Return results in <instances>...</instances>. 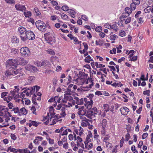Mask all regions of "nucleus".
<instances>
[{
	"mask_svg": "<svg viewBox=\"0 0 153 153\" xmlns=\"http://www.w3.org/2000/svg\"><path fill=\"white\" fill-rule=\"evenodd\" d=\"M21 68L16 69L15 68L10 67L6 71L5 73V75L7 76H9L11 75L14 76L17 74H19L14 77L16 79H18L21 76H22V74H20V73L21 72Z\"/></svg>",
	"mask_w": 153,
	"mask_h": 153,
	"instance_id": "f257e3e1",
	"label": "nucleus"
},
{
	"mask_svg": "<svg viewBox=\"0 0 153 153\" xmlns=\"http://www.w3.org/2000/svg\"><path fill=\"white\" fill-rule=\"evenodd\" d=\"M35 24L37 27L40 31L43 32L46 30V25L43 21L38 20L36 22Z\"/></svg>",
	"mask_w": 153,
	"mask_h": 153,
	"instance_id": "f03ea898",
	"label": "nucleus"
},
{
	"mask_svg": "<svg viewBox=\"0 0 153 153\" xmlns=\"http://www.w3.org/2000/svg\"><path fill=\"white\" fill-rule=\"evenodd\" d=\"M33 93V89L32 87H29L27 88L24 90L23 92L21 93V95L23 97L25 98V96L28 97L29 95H31Z\"/></svg>",
	"mask_w": 153,
	"mask_h": 153,
	"instance_id": "7ed1b4c3",
	"label": "nucleus"
},
{
	"mask_svg": "<svg viewBox=\"0 0 153 153\" xmlns=\"http://www.w3.org/2000/svg\"><path fill=\"white\" fill-rule=\"evenodd\" d=\"M1 96V98L3 99L4 101L7 102V103H9L10 101L12 100L10 93L8 94L7 92L4 91L2 92Z\"/></svg>",
	"mask_w": 153,
	"mask_h": 153,
	"instance_id": "20e7f679",
	"label": "nucleus"
},
{
	"mask_svg": "<svg viewBox=\"0 0 153 153\" xmlns=\"http://www.w3.org/2000/svg\"><path fill=\"white\" fill-rule=\"evenodd\" d=\"M88 74L85 73L82 70V71H79V73L77 74L78 78L75 79V81L77 82H79V80H83V81L87 78Z\"/></svg>",
	"mask_w": 153,
	"mask_h": 153,
	"instance_id": "39448f33",
	"label": "nucleus"
},
{
	"mask_svg": "<svg viewBox=\"0 0 153 153\" xmlns=\"http://www.w3.org/2000/svg\"><path fill=\"white\" fill-rule=\"evenodd\" d=\"M20 52L23 56H27L30 54V52L29 48L26 47L22 48L20 50Z\"/></svg>",
	"mask_w": 153,
	"mask_h": 153,
	"instance_id": "423d86ee",
	"label": "nucleus"
},
{
	"mask_svg": "<svg viewBox=\"0 0 153 153\" xmlns=\"http://www.w3.org/2000/svg\"><path fill=\"white\" fill-rule=\"evenodd\" d=\"M8 108H5L4 106H0V113H1V115L3 116H9L10 117L12 116L8 112Z\"/></svg>",
	"mask_w": 153,
	"mask_h": 153,
	"instance_id": "0eeeda50",
	"label": "nucleus"
},
{
	"mask_svg": "<svg viewBox=\"0 0 153 153\" xmlns=\"http://www.w3.org/2000/svg\"><path fill=\"white\" fill-rule=\"evenodd\" d=\"M13 61L16 63L17 65H26L27 62L23 58L18 57L17 59H14Z\"/></svg>",
	"mask_w": 153,
	"mask_h": 153,
	"instance_id": "6e6552de",
	"label": "nucleus"
},
{
	"mask_svg": "<svg viewBox=\"0 0 153 153\" xmlns=\"http://www.w3.org/2000/svg\"><path fill=\"white\" fill-rule=\"evenodd\" d=\"M21 38H35V35L34 33L31 30H28L26 32V34L24 36H21Z\"/></svg>",
	"mask_w": 153,
	"mask_h": 153,
	"instance_id": "1a4fd4ad",
	"label": "nucleus"
},
{
	"mask_svg": "<svg viewBox=\"0 0 153 153\" xmlns=\"http://www.w3.org/2000/svg\"><path fill=\"white\" fill-rule=\"evenodd\" d=\"M84 100L85 102V107L88 110H91L93 103V101L89 100L87 98H85Z\"/></svg>",
	"mask_w": 153,
	"mask_h": 153,
	"instance_id": "9d476101",
	"label": "nucleus"
},
{
	"mask_svg": "<svg viewBox=\"0 0 153 153\" xmlns=\"http://www.w3.org/2000/svg\"><path fill=\"white\" fill-rule=\"evenodd\" d=\"M74 102H72L73 105H74V102L77 104L78 105H82L84 103V100L83 98L79 99L77 97H76L74 98V100H73Z\"/></svg>",
	"mask_w": 153,
	"mask_h": 153,
	"instance_id": "9b49d317",
	"label": "nucleus"
},
{
	"mask_svg": "<svg viewBox=\"0 0 153 153\" xmlns=\"http://www.w3.org/2000/svg\"><path fill=\"white\" fill-rule=\"evenodd\" d=\"M73 100V98L70 95L67 94H65L63 99L62 100V103H67L68 101H71Z\"/></svg>",
	"mask_w": 153,
	"mask_h": 153,
	"instance_id": "f8f14e48",
	"label": "nucleus"
},
{
	"mask_svg": "<svg viewBox=\"0 0 153 153\" xmlns=\"http://www.w3.org/2000/svg\"><path fill=\"white\" fill-rule=\"evenodd\" d=\"M61 118V117L59 114H57L53 116L52 123L51 125H53L55 124L57 122L59 121H61L62 120H59V119Z\"/></svg>",
	"mask_w": 153,
	"mask_h": 153,
	"instance_id": "ddd939ff",
	"label": "nucleus"
},
{
	"mask_svg": "<svg viewBox=\"0 0 153 153\" xmlns=\"http://www.w3.org/2000/svg\"><path fill=\"white\" fill-rule=\"evenodd\" d=\"M92 110L93 111V116L94 117H97L100 116L101 114L100 110H98L96 107L92 108Z\"/></svg>",
	"mask_w": 153,
	"mask_h": 153,
	"instance_id": "4468645a",
	"label": "nucleus"
},
{
	"mask_svg": "<svg viewBox=\"0 0 153 153\" xmlns=\"http://www.w3.org/2000/svg\"><path fill=\"white\" fill-rule=\"evenodd\" d=\"M78 111L77 113L79 116L84 115L86 113V110L84 108V106H82L80 108H79Z\"/></svg>",
	"mask_w": 153,
	"mask_h": 153,
	"instance_id": "2eb2a0df",
	"label": "nucleus"
},
{
	"mask_svg": "<svg viewBox=\"0 0 153 153\" xmlns=\"http://www.w3.org/2000/svg\"><path fill=\"white\" fill-rule=\"evenodd\" d=\"M120 111L122 115H126L129 111V109L126 107H122L120 109Z\"/></svg>",
	"mask_w": 153,
	"mask_h": 153,
	"instance_id": "dca6fc26",
	"label": "nucleus"
},
{
	"mask_svg": "<svg viewBox=\"0 0 153 153\" xmlns=\"http://www.w3.org/2000/svg\"><path fill=\"white\" fill-rule=\"evenodd\" d=\"M15 7L17 10L21 11H22L23 10L25 11L26 10V8L25 6L22 4H16L15 5Z\"/></svg>",
	"mask_w": 153,
	"mask_h": 153,
	"instance_id": "f3484780",
	"label": "nucleus"
},
{
	"mask_svg": "<svg viewBox=\"0 0 153 153\" xmlns=\"http://www.w3.org/2000/svg\"><path fill=\"white\" fill-rule=\"evenodd\" d=\"M14 59H9L7 61V63L11 66L10 67H13V68H16L17 67V64L13 61Z\"/></svg>",
	"mask_w": 153,
	"mask_h": 153,
	"instance_id": "a211bd4d",
	"label": "nucleus"
},
{
	"mask_svg": "<svg viewBox=\"0 0 153 153\" xmlns=\"http://www.w3.org/2000/svg\"><path fill=\"white\" fill-rule=\"evenodd\" d=\"M108 67L110 69V71H112V73L113 74L114 76L116 79H118L119 77L118 75L117 74H115L114 72L116 71V69L114 66H108Z\"/></svg>",
	"mask_w": 153,
	"mask_h": 153,
	"instance_id": "6ab92c4d",
	"label": "nucleus"
},
{
	"mask_svg": "<svg viewBox=\"0 0 153 153\" xmlns=\"http://www.w3.org/2000/svg\"><path fill=\"white\" fill-rule=\"evenodd\" d=\"M43 138L41 136H37L35 137V138L33 140V143L36 145H39V142L43 140Z\"/></svg>",
	"mask_w": 153,
	"mask_h": 153,
	"instance_id": "aec40b11",
	"label": "nucleus"
},
{
	"mask_svg": "<svg viewBox=\"0 0 153 153\" xmlns=\"http://www.w3.org/2000/svg\"><path fill=\"white\" fill-rule=\"evenodd\" d=\"M18 30L19 33L22 35H25L26 34V32H27L26 28L23 27H19L18 28Z\"/></svg>",
	"mask_w": 153,
	"mask_h": 153,
	"instance_id": "412c9836",
	"label": "nucleus"
},
{
	"mask_svg": "<svg viewBox=\"0 0 153 153\" xmlns=\"http://www.w3.org/2000/svg\"><path fill=\"white\" fill-rule=\"evenodd\" d=\"M86 114L85 116L87 117L90 119L92 118L93 114V111L92 110V108L91 110H88L87 113Z\"/></svg>",
	"mask_w": 153,
	"mask_h": 153,
	"instance_id": "4be33fe9",
	"label": "nucleus"
},
{
	"mask_svg": "<svg viewBox=\"0 0 153 153\" xmlns=\"http://www.w3.org/2000/svg\"><path fill=\"white\" fill-rule=\"evenodd\" d=\"M27 113V111L24 107H23L19 110V116H21L22 115H26Z\"/></svg>",
	"mask_w": 153,
	"mask_h": 153,
	"instance_id": "5701e85b",
	"label": "nucleus"
},
{
	"mask_svg": "<svg viewBox=\"0 0 153 153\" xmlns=\"http://www.w3.org/2000/svg\"><path fill=\"white\" fill-rule=\"evenodd\" d=\"M10 93L12 100L13 97H14L15 99H16L19 98V95L17 92L14 93L13 91H10Z\"/></svg>",
	"mask_w": 153,
	"mask_h": 153,
	"instance_id": "b1692460",
	"label": "nucleus"
},
{
	"mask_svg": "<svg viewBox=\"0 0 153 153\" xmlns=\"http://www.w3.org/2000/svg\"><path fill=\"white\" fill-rule=\"evenodd\" d=\"M36 95L34 94L33 96L32 97V101L33 103L35 105L36 108H39V107L38 105V104L36 102Z\"/></svg>",
	"mask_w": 153,
	"mask_h": 153,
	"instance_id": "393cba45",
	"label": "nucleus"
},
{
	"mask_svg": "<svg viewBox=\"0 0 153 153\" xmlns=\"http://www.w3.org/2000/svg\"><path fill=\"white\" fill-rule=\"evenodd\" d=\"M100 131L101 135L103 136H105L106 132L105 128L100 127Z\"/></svg>",
	"mask_w": 153,
	"mask_h": 153,
	"instance_id": "a878e982",
	"label": "nucleus"
},
{
	"mask_svg": "<svg viewBox=\"0 0 153 153\" xmlns=\"http://www.w3.org/2000/svg\"><path fill=\"white\" fill-rule=\"evenodd\" d=\"M49 113H50L51 115L50 121H51L52 120V118L53 117V116L55 114V113L54 112V109L53 107H51L49 109Z\"/></svg>",
	"mask_w": 153,
	"mask_h": 153,
	"instance_id": "bb28decb",
	"label": "nucleus"
},
{
	"mask_svg": "<svg viewBox=\"0 0 153 153\" xmlns=\"http://www.w3.org/2000/svg\"><path fill=\"white\" fill-rule=\"evenodd\" d=\"M111 85L113 87H121L123 86V85L121 82H114L111 84Z\"/></svg>",
	"mask_w": 153,
	"mask_h": 153,
	"instance_id": "cd10ccee",
	"label": "nucleus"
},
{
	"mask_svg": "<svg viewBox=\"0 0 153 153\" xmlns=\"http://www.w3.org/2000/svg\"><path fill=\"white\" fill-rule=\"evenodd\" d=\"M46 42L51 45H53L55 43V39H45Z\"/></svg>",
	"mask_w": 153,
	"mask_h": 153,
	"instance_id": "c85d7f7f",
	"label": "nucleus"
},
{
	"mask_svg": "<svg viewBox=\"0 0 153 153\" xmlns=\"http://www.w3.org/2000/svg\"><path fill=\"white\" fill-rule=\"evenodd\" d=\"M68 13L70 14L71 16L72 17L74 18L75 17V14L76 13V12L74 10L69 9L68 11Z\"/></svg>",
	"mask_w": 153,
	"mask_h": 153,
	"instance_id": "c756f323",
	"label": "nucleus"
},
{
	"mask_svg": "<svg viewBox=\"0 0 153 153\" xmlns=\"http://www.w3.org/2000/svg\"><path fill=\"white\" fill-rule=\"evenodd\" d=\"M65 107H62L61 108V112L60 113V114L61 116V117H64L66 115L65 113Z\"/></svg>",
	"mask_w": 153,
	"mask_h": 153,
	"instance_id": "7c9ffc66",
	"label": "nucleus"
},
{
	"mask_svg": "<svg viewBox=\"0 0 153 153\" xmlns=\"http://www.w3.org/2000/svg\"><path fill=\"white\" fill-rule=\"evenodd\" d=\"M107 124V120L105 119H103L101 123L100 127H106V126Z\"/></svg>",
	"mask_w": 153,
	"mask_h": 153,
	"instance_id": "2f4dec72",
	"label": "nucleus"
},
{
	"mask_svg": "<svg viewBox=\"0 0 153 153\" xmlns=\"http://www.w3.org/2000/svg\"><path fill=\"white\" fill-rule=\"evenodd\" d=\"M104 42L102 39H99L98 40L96 41V44L97 45H102L104 43Z\"/></svg>",
	"mask_w": 153,
	"mask_h": 153,
	"instance_id": "473e14b6",
	"label": "nucleus"
},
{
	"mask_svg": "<svg viewBox=\"0 0 153 153\" xmlns=\"http://www.w3.org/2000/svg\"><path fill=\"white\" fill-rule=\"evenodd\" d=\"M5 117L4 118V120H5V122L4 123L6 125V124H7V126H9V124L8 122L10 120V118H9V116H5Z\"/></svg>",
	"mask_w": 153,
	"mask_h": 153,
	"instance_id": "72a5a7b5",
	"label": "nucleus"
},
{
	"mask_svg": "<svg viewBox=\"0 0 153 153\" xmlns=\"http://www.w3.org/2000/svg\"><path fill=\"white\" fill-rule=\"evenodd\" d=\"M92 61L93 59L89 55L85 59V62L87 63H90L91 61Z\"/></svg>",
	"mask_w": 153,
	"mask_h": 153,
	"instance_id": "f704fd0d",
	"label": "nucleus"
},
{
	"mask_svg": "<svg viewBox=\"0 0 153 153\" xmlns=\"http://www.w3.org/2000/svg\"><path fill=\"white\" fill-rule=\"evenodd\" d=\"M19 108L17 107H14L13 108L12 111H13L15 114H17L19 115Z\"/></svg>",
	"mask_w": 153,
	"mask_h": 153,
	"instance_id": "c9c22d12",
	"label": "nucleus"
},
{
	"mask_svg": "<svg viewBox=\"0 0 153 153\" xmlns=\"http://www.w3.org/2000/svg\"><path fill=\"white\" fill-rule=\"evenodd\" d=\"M95 65L97 68H104L105 67V65H103L102 64H99L97 62H95Z\"/></svg>",
	"mask_w": 153,
	"mask_h": 153,
	"instance_id": "e433bc0d",
	"label": "nucleus"
},
{
	"mask_svg": "<svg viewBox=\"0 0 153 153\" xmlns=\"http://www.w3.org/2000/svg\"><path fill=\"white\" fill-rule=\"evenodd\" d=\"M110 136L108 134H107L105 135L103 140V142L106 143L109 140Z\"/></svg>",
	"mask_w": 153,
	"mask_h": 153,
	"instance_id": "4c0bfd02",
	"label": "nucleus"
},
{
	"mask_svg": "<svg viewBox=\"0 0 153 153\" xmlns=\"http://www.w3.org/2000/svg\"><path fill=\"white\" fill-rule=\"evenodd\" d=\"M152 7L151 6H148L144 10V11L146 13H149L151 11Z\"/></svg>",
	"mask_w": 153,
	"mask_h": 153,
	"instance_id": "58836bf2",
	"label": "nucleus"
},
{
	"mask_svg": "<svg viewBox=\"0 0 153 153\" xmlns=\"http://www.w3.org/2000/svg\"><path fill=\"white\" fill-rule=\"evenodd\" d=\"M24 14L26 17H29L31 15V13L30 11H27V12L24 11Z\"/></svg>",
	"mask_w": 153,
	"mask_h": 153,
	"instance_id": "ea45409f",
	"label": "nucleus"
},
{
	"mask_svg": "<svg viewBox=\"0 0 153 153\" xmlns=\"http://www.w3.org/2000/svg\"><path fill=\"white\" fill-rule=\"evenodd\" d=\"M46 51L48 53L51 55H54L55 54V51L52 49H49L48 50H46Z\"/></svg>",
	"mask_w": 153,
	"mask_h": 153,
	"instance_id": "a19ab883",
	"label": "nucleus"
},
{
	"mask_svg": "<svg viewBox=\"0 0 153 153\" xmlns=\"http://www.w3.org/2000/svg\"><path fill=\"white\" fill-rule=\"evenodd\" d=\"M90 82L91 84L89 85V87L90 88H92V86L94 85V82H93V80L91 79V78L90 79L89 78H88L87 79V82Z\"/></svg>",
	"mask_w": 153,
	"mask_h": 153,
	"instance_id": "79ce46f5",
	"label": "nucleus"
},
{
	"mask_svg": "<svg viewBox=\"0 0 153 153\" xmlns=\"http://www.w3.org/2000/svg\"><path fill=\"white\" fill-rule=\"evenodd\" d=\"M60 15L62 18L64 19L67 20L68 18V16L63 13H61Z\"/></svg>",
	"mask_w": 153,
	"mask_h": 153,
	"instance_id": "37998d69",
	"label": "nucleus"
},
{
	"mask_svg": "<svg viewBox=\"0 0 153 153\" xmlns=\"http://www.w3.org/2000/svg\"><path fill=\"white\" fill-rule=\"evenodd\" d=\"M79 131V136H81L83 134L84 130L81 126L79 127V129L78 130Z\"/></svg>",
	"mask_w": 153,
	"mask_h": 153,
	"instance_id": "c03bdc74",
	"label": "nucleus"
},
{
	"mask_svg": "<svg viewBox=\"0 0 153 153\" xmlns=\"http://www.w3.org/2000/svg\"><path fill=\"white\" fill-rule=\"evenodd\" d=\"M32 124L35 127L37 126L40 123L36 122V121H31Z\"/></svg>",
	"mask_w": 153,
	"mask_h": 153,
	"instance_id": "a18cd8bd",
	"label": "nucleus"
},
{
	"mask_svg": "<svg viewBox=\"0 0 153 153\" xmlns=\"http://www.w3.org/2000/svg\"><path fill=\"white\" fill-rule=\"evenodd\" d=\"M76 142L77 146L79 147H80L82 149H84L85 147H84V144L82 142Z\"/></svg>",
	"mask_w": 153,
	"mask_h": 153,
	"instance_id": "49530a36",
	"label": "nucleus"
},
{
	"mask_svg": "<svg viewBox=\"0 0 153 153\" xmlns=\"http://www.w3.org/2000/svg\"><path fill=\"white\" fill-rule=\"evenodd\" d=\"M4 1L7 3L10 4H14L15 3L14 0H4Z\"/></svg>",
	"mask_w": 153,
	"mask_h": 153,
	"instance_id": "de8ad7c7",
	"label": "nucleus"
},
{
	"mask_svg": "<svg viewBox=\"0 0 153 153\" xmlns=\"http://www.w3.org/2000/svg\"><path fill=\"white\" fill-rule=\"evenodd\" d=\"M7 149V150L8 151H9L11 152H13V153L16 150V149L12 147L11 146H10L8 147Z\"/></svg>",
	"mask_w": 153,
	"mask_h": 153,
	"instance_id": "09e8293b",
	"label": "nucleus"
},
{
	"mask_svg": "<svg viewBox=\"0 0 153 153\" xmlns=\"http://www.w3.org/2000/svg\"><path fill=\"white\" fill-rule=\"evenodd\" d=\"M32 65L28 64L25 67V68L27 70L31 71L32 68Z\"/></svg>",
	"mask_w": 153,
	"mask_h": 153,
	"instance_id": "8fccbe9b",
	"label": "nucleus"
},
{
	"mask_svg": "<svg viewBox=\"0 0 153 153\" xmlns=\"http://www.w3.org/2000/svg\"><path fill=\"white\" fill-rule=\"evenodd\" d=\"M94 96V95L93 94H89L88 96H87V98H89L88 100L90 101H93L92 98Z\"/></svg>",
	"mask_w": 153,
	"mask_h": 153,
	"instance_id": "3c124183",
	"label": "nucleus"
},
{
	"mask_svg": "<svg viewBox=\"0 0 153 153\" xmlns=\"http://www.w3.org/2000/svg\"><path fill=\"white\" fill-rule=\"evenodd\" d=\"M130 135L128 132V131H127V133L125 135L126 140L127 141H128L129 139H130Z\"/></svg>",
	"mask_w": 153,
	"mask_h": 153,
	"instance_id": "603ef678",
	"label": "nucleus"
},
{
	"mask_svg": "<svg viewBox=\"0 0 153 153\" xmlns=\"http://www.w3.org/2000/svg\"><path fill=\"white\" fill-rule=\"evenodd\" d=\"M136 5H137V4H136L133 2L131 4L130 7L132 10H134L135 9L136 7Z\"/></svg>",
	"mask_w": 153,
	"mask_h": 153,
	"instance_id": "864d4df0",
	"label": "nucleus"
},
{
	"mask_svg": "<svg viewBox=\"0 0 153 153\" xmlns=\"http://www.w3.org/2000/svg\"><path fill=\"white\" fill-rule=\"evenodd\" d=\"M111 29H113L114 31H117L118 30V27L116 25L114 24L112 25Z\"/></svg>",
	"mask_w": 153,
	"mask_h": 153,
	"instance_id": "5fc2aeb1",
	"label": "nucleus"
},
{
	"mask_svg": "<svg viewBox=\"0 0 153 153\" xmlns=\"http://www.w3.org/2000/svg\"><path fill=\"white\" fill-rule=\"evenodd\" d=\"M137 56H133L130 59H129V61H135L137 60Z\"/></svg>",
	"mask_w": 153,
	"mask_h": 153,
	"instance_id": "6e6d98bb",
	"label": "nucleus"
},
{
	"mask_svg": "<svg viewBox=\"0 0 153 153\" xmlns=\"http://www.w3.org/2000/svg\"><path fill=\"white\" fill-rule=\"evenodd\" d=\"M69 7L67 6H63L61 8V9L64 11H68L69 9H68Z\"/></svg>",
	"mask_w": 153,
	"mask_h": 153,
	"instance_id": "4d7b16f0",
	"label": "nucleus"
},
{
	"mask_svg": "<svg viewBox=\"0 0 153 153\" xmlns=\"http://www.w3.org/2000/svg\"><path fill=\"white\" fill-rule=\"evenodd\" d=\"M10 137L11 139L14 140H15L17 139V137L14 134H10Z\"/></svg>",
	"mask_w": 153,
	"mask_h": 153,
	"instance_id": "13d9d810",
	"label": "nucleus"
},
{
	"mask_svg": "<svg viewBox=\"0 0 153 153\" xmlns=\"http://www.w3.org/2000/svg\"><path fill=\"white\" fill-rule=\"evenodd\" d=\"M150 91L149 90H146L145 91H143V94L144 95H146L148 96H150Z\"/></svg>",
	"mask_w": 153,
	"mask_h": 153,
	"instance_id": "bf43d9fd",
	"label": "nucleus"
},
{
	"mask_svg": "<svg viewBox=\"0 0 153 153\" xmlns=\"http://www.w3.org/2000/svg\"><path fill=\"white\" fill-rule=\"evenodd\" d=\"M15 89L13 91H13L14 93L17 92L18 93V92L19 91V89L18 88V86H16L14 87Z\"/></svg>",
	"mask_w": 153,
	"mask_h": 153,
	"instance_id": "052dcab7",
	"label": "nucleus"
},
{
	"mask_svg": "<svg viewBox=\"0 0 153 153\" xmlns=\"http://www.w3.org/2000/svg\"><path fill=\"white\" fill-rule=\"evenodd\" d=\"M95 30L96 32H100L102 30V27L101 26H98L95 28Z\"/></svg>",
	"mask_w": 153,
	"mask_h": 153,
	"instance_id": "680f3d73",
	"label": "nucleus"
},
{
	"mask_svg": "<svg viewBox=\"0 0 153 153\" xmlns=\"http://www.w3.org/2000/svg\"><path fill=\"white\" fill-rule=\"evenodd\" d=\"M81 119H82V120H83V122H85L86 123H89L88 122H90L91 121V120L87 119L85 117H82V118H81Z\"/></svg>",
	"mask_w": 153,
	"mask_h": 153,
	"instance_id": "e2e57ef3",
	"label": "nucleus"
},
{
	"mask_svg": "<svg viewBox=\"0 0 153 153\" xmlns=\"http://www.w3.org/2000/svg\"><path fill=\"white\" fill-rule=\"evenodd\" d=\"M22 153H30V152L28 150L27 148L22 149Z\"/></svg>",
	"mask_w": 153,
	"mask_h": 153,
	"instance_id": "0e129e2a",
	"label": "nucleus"
},
{
	"mask_svg": "<svg viewBox=\"0 0 153 153\" xmlns=\"http://www.w3.org/2000/svg\"><path fill=\"white\" fill-rule=\"evenodd\" d=\"M11 52L13 54H15L17 53L18 50L14 48H12L11 49Z\"/></svg>",
	"mask_w": 153,
	"mask_h": 153,
	"instance_id": "69168bd1",
	"label": "nucleus"
},
{
	"mask_svg": "<svg viewBox=\"0 0 153 153\" xmlns=\"http://www.w3.org/2000/svg\"><path fill=\"white\" fill-rule=\"evenodd\" d=\"M30 110L32 111V113L35 114H36V113L35 112L36 111V109L35 107L34 106H32Z\"/></svg>",
	"mask_w": 153,
	"mask_h": 153,
	"instance_id": "338daca9",
	"label": "nucleus"
},
{
	"mask_svg": "<svg viewBox=\"0 0 153 153\" xmlns=\"http://www.w3.org/2000/svg\"><path fill=\"white\" fill-rule=\"evenodd\" d=\"M34 11L36 13V15L37 16L39 15L40 14V12L39 11L37 7H35L34 8Z\"/></svg>",
	"mask_w": 153,
	"mask_h": 153,
	"instance_id": "774afa93",
	"label": "nucleus"
}]
</instances>
